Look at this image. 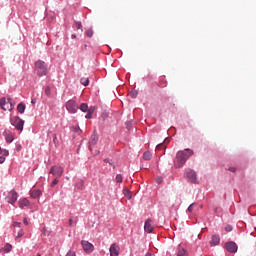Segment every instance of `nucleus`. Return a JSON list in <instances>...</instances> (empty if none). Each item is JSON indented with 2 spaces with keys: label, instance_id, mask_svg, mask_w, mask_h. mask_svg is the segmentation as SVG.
<instances>
[{
  "label": "nucleus",
  "instance_id": "39448f33",
  "mask_svg": "<svg viewBox=\"0 0 256 256\" xmlns=\"http://www.w3.org/2000/svg\"><path fill=\"white\" fill-rule=\"evenodd\" d=\"M0 107L3 111H13L15 109V104L11 101V98H1L0 99Z\"/></svg>",
  "mask_w": 256,
  "mask_h": 256
},
{
  "label": "nucleus",
  "instance_id": "3c124183",
  "mask_svg": "<svg viewBox=\"0 0 256 256\" xmlns=\"http://www.w3.org/2000/svg\"><path fill=\"white\" fill-rule=\"evenodd\" d=\"M146 256H151V253H146Z\"/></svg>",
  "mask_w": 256,
  "mask_h": 256
},
{
  "label": "nucleus",
  "instance_id": "a878e982",
  "mask_svg": "<svg viewBox=\"0 0 256 256\" xmlns=\"http://www.w3.org/2000/svg\"><path fill=\"white\" fill-rule=\"evenodd\" d=\"M161 149H167V146H165L164 143H159V144L156 146V150H157V151H161Z\"/></svg>",
  "mask_w": 256,
  "mask_h": 256
},
{
  "label": "nucleus",
  "instance_id": "37998d69",
  "mask_svg": "<svg viewBox=\"0 0 256 256\" xmlns=\"http://www.w3.org/2000/svg\"><path fill=\"white\" fill-rule=\"evenodd\" d=\"M5 156H0V164H3V162L5 161Z\"/></svg>",
  "mask_w": 256,
  "mask_h": 256
},
{
  "label": "nucleus",
  "instance_id": "79ce46f5",
  "mask_svg": "<svg viewBox=\"0 0 256 256\" xmlns=\"http://www.w3.org/2000/svg\"><path fill=\"white\" fill-rule=\"evenodd\" d=\"M228 171H231V173H235V171H237V168H235V167H230V168L228 169Z\"/></svg>",
  "mask_w": 256,
  "mask_h": 256
},
{
  "label": "nucleus",
  "instance_id": "ea45409f",
  "mask_svg": "<svg viewBox=\"0 0 256 256\" xmlns=\"http://www.w3.org/2000/svg\"><path fill=\"white\" fill-rule=\"evenodd\" d=\"M156 182L158 183V185H161V183H163V178L162 177H158L156 179Z\"/></svg>",
  "mask_w": 256,
  "mask_h": 256
},
{
  "label": "nucleus",
  "instance_id": "7ed1b4c3",
  "mask_svg": "<svg viewBox=\"0 0 256 256\" xmlns=\"http://www.w3.org/2000/svg\"><path fill=\"white\" fill-rule=\"evenodd\" d=\"M184 179L188 181V183H193L194 185H199V180L197 179V172L191 168H186L184 170Z\"/></svg>",
  "mask_w": 256,
  "mask_h": 256
},
{
  "label": "nucleus",
  "instance_id": "1a4fd4ad",
  "mask_svg": "<svg viewBox=\"0 0 256 256\" xmlns=\"http://www.w3.org/2000/svg\"><path fill=\"white\" fill-rule=\"evenodd\" d=\"M224 247L226 251H228V253H237V250L239 249L237 243H235L234 241L226 242Z\"/></svg>",
  "mask_w": 256,
  "mask_h": 256
},
{
  "label": "nucleus",
  "instance_id": "c03bdc74",
  "mask_svg": "<svg viewBox=\"0 0 256 256\" xmlns=\"http://www.w3.org/2000/svg\"><path fill=\"white\" fill-rule=\"evenodd\" d=\"M23 223H24V225H29V221H27V218L23 219Z\"/></svg>",
  "mask_w": 256,
  "mask_h": 256
},
{
  "label": "nucleus",
  "instance_id": "f03ea898",
  "mask_svg": "<svg viewBox=\"0 0 256 256\" xmlns=\"http://www.w3.org/2000/svg\"><path fill=\"white\" fill-rule=\"evenodd\" d=\"M34 73L38 77H45L49 73V66L45 61L43 60H38L34 63Z\"/></svg>",
  "mask_w": 256,
  "mask_h": 256
},
{
  "label": "nucleus",
  "instance_id": "423d86ee",
  "mask_svg": "<svg viewBox=\"0 0 256 256\" xmlns=\"http://www.w3.org/2000/svg\"><path fill=\"white\" fill-rule=\"evenodd\" d=\"M10 123L17 129V131H23V127L25 125V120L21 119L18 116H12L10 118Z\"/></svg>",
  "mask_w": 256,
  "mask_h": 256
},
{
  "label": "nucleus",
  "instance_id": "c9c22d12",
  "mask_svg": "<svg viewBox=\"0 0 256 256\" xmlns=\"http://www.w3.org/2000/svg\"><path fill=\"white\" fill-rule=\"evenodd\" d=\"M1 155H2V157H8V155H9V150H2Z\"/></svg>",
  "mask_w": 256,
  "mask_h": 256
},
{
  "label": "nucleus",
  "instance_id": "f704fd0d",
  "mask_svg": "<svg viewBox=\"0 0 256 256\" xmlns=\"http://www.w3.org/2000/svg\"><path fill=\"white\" fill-rule=\"evenodd\" d=\"M66 256H77V253H75V251H73V250H69L67 252Z\"/></svg>",
  "mask_w": 256,
  "mask_h": 256
},
{
  "label": "nucleus",
  "instance_id": "f257e3e1",
  "mask_svg": "<svg viewBox=\"0 0 256 256\" xmlns=\"http://www.w3.org/2000/svg\"><path fill=\"white\" fill-rule=\"evenodd\" d=\"M193 155L194 152L192 149L186 148L184 150H179L174 158V168L182 169V167L185 166V163H187Z\"/></svg>",
  "mask_w": 256,
  "mask_h": 256
},
{
  "label": "nucleus",
  "instance_id": "6e6552de",
  "mask_svg": "<svg viewBox=\"0 0 256 256\" xmlns=\"http://www.w3.org/2000/svg\"><path fill=\"white\" fill-rule=\"evenodd\" d=\"M66 109L68 112L75 114L77 113L79 106H77V102H75V100H68L66 102Z\"/></svg>",
  "mask_w": 256,
  "mask_h": 256
},
{
  "label": "nucleus",
  "instance_id": "473e14b6",
  "mask_svg": "<svg viewBox=\"0 0 256 256\" xmlns=\"http://www.w3.org/2000/svg\"><path fill=\"white\" fill-rule=\"evenodd\" d=\"M86 35H87V37H93V29H88L86 31Z\"/></svg>",
  "mask_w": 256,
  "mask_h": 256
},
{
  "label": "nucleus",
  "instance_id": "c85d7f7f",
  "mask_svg": "<svg viewBox=\"0 0 256 256\" xmlns=\"http://www.w3.org/2000/svg\"><path fill=\"white\" fill-rule=\"evenodd\" d=\"M104 163H108L109 165H111V167H113V169H115V164H113V160H111V159H104Z\"/></svg>",
  "mask_w": 256,
  "mask_h": 256
},
{
  "label": "nucleus",
  "instance_id": "49530a36",
  "mask_svg": "<svg viewBox=\"0 0 256 256\" xmlns=\"http://www.w3.org/2000/svg\"><path fill=\"white\" fill-rule=\"evenodd\" d=\"M71 39H77V35L76 34H72L71 35Z\"/></svg>",
  "mask_w": 256,
  "mask_h": 256
},
{
  "label": "nucleus",
  "instance_id": "2eb2a0df",
  "mask_svg": "<svg viewBox=\"0 0 256 256\" xmlns=\"http://www.w3.org/2000/svg\"><path fill=\"white\" fill-rule=\"evenodd\" d=\"M4 133L6 143H13V141H15V138L13 137V133H11V131L6 130Z\"/></svg>",
  "mask_w": 256,
  "mask_h": 256
},
{
  "label": "nucleus",
  "instance_id": "2f4dec72",
  "mask_svg": "<svg viewBox=\"0 0 256 256\" xmlns=\"http://www.w3.org/2000/svg\"><path fill=\"white\" fill-rule=\"evenodd\" d=\"M76 25V29H80L81 31H83V25L81 24V22H75Z\"/></svg>",
  "mask_w": 256,
  "mask_h": 256
},
{
  "label": "nucleus",
  "instance_id": "a211bd4d",
  "mask_svg": "<svg viewBox=\"0 0 256 256\" xmlns=\"http://www.w3.org/2000/svg\"><path fill=\"white\" fill-rule=\"evenodd\" d=\"M187 255V250L183 248L181 245H178L177 247V256H186Z\"/></svg>",
  "mask_w": 256,
  "mask_h": 256
},
{
  "label": "nucleus",
  "instance_id": "8fccbe9b",
  "mask_svg": "<svg viewBox=\"0 0 256 256\" xmlns=\"http://www.w3.org/2000/svg\"><path fill=\"white\" fill-rule=\"evenodd\" d=\"M1 153H3V149H1V147H0V155H1Z\"/></svg>",
  "mask_w": 256,
  "mask_h": 256
},
{
  "label": "nucleus",
  "instance_id": "e433bc0d",
  "mask_svg": "<svg viewBox=\"0 0 256 256\" xmlns=\"http://www.w3.org/2000/svg\"><path fill=\"white\" fill-rule=\"evenodd\" d=\"M75 225H77V221L73 222V219L70 218V220H69V226H70V227H75Z\"/></svg>",
  "mask_w": 256,
  "mask_h": 256
},
{
  "label": "nucleus",
  "instance_id": "72a5a7b5",
  "mask_svg": "<svg viewBox=\"0 0 256 256\" xmlns=\"http://www.w3.org/2000/svg\"><path fill=\"white\" fill-rule=\"evenodd\" d=\"M193 207H195V203L190 204L189 207H188V209H187V211H188L189 213H193Z\"/></svg>",
  "mask_w": 256,
  "mask_h": 256
},
{
  "label": "nucleus",
  "instance_id": "de8ad7c7",
  "mask_svg": "<svg viewBox=\"0 0 256 256\" xmlns=\"http://www.w3.org/2000/svg\"><path fill=\"white\" fill-rule=\"evenodd\" d=\"M31 103H32L33 105H35V103H37V100H36V99H32V100H31Z\"/></svg>",
  "mask_w": 256,
  "mask_h": 256
},
{
  "label": "nucleus",
  "instance_id": "ddd939ff",
  "mask_svg": "<svg viewBox=\"0 0 256 256\" xmlns=\"http://www.w3.org/2000/svg\"><path fill=\"white\" fill-rule=\"evenodd\" d=\"M97 141H99V136H97V134H92L89 140L90 151H92L91 147H95V145H97Z\"/></svg>",
  "mask_w": 256,
  "mask_h": 256
},
{
  "label": "nucleus",
  "instance_id": "a18cd8bd",
  "mask_svg": "<svg viewBox=\"0 0 256 256\" xmlns=\"http://www.w3.org/2000/svg\"><path fill=\"white\" fill-rule=\"evenodd\" d=\"M53 142H54V143H57V135H54V136H53Z\"/></svg>",
  "mask_w": 256,
  "mask_h": 256
},
{
  "label": "nucleus",
  "instance_id": "cd10ccee",
  "mask_svg": "<svg viewBox=\"0 0 256 256\" xmlns=\"http://www.w3.org/2000/svg\"><path fill=\"white\" fill-rule=\"evenodd\" d=\"M123 193L125 197H129V199H131V192L127 188H124Z\"/></svg>",
  "mask_w": 256,
  "mask_h": 256
},
{
  "label": "nucleus",
  "instance_id": "0eeeda50",
  "mask_svg": "<svg viewBox=\"0 0 256 256\" xmlns=\"http://www.w3.org/2000/svg\"><path fill=\"white\" fill-rule=\"evenodd\" d=\"M63 172H64L63 167H61V166H52L50 168L49 174L56 177V179H59V177H62Z\"/></svg>",
  "mask_w": 256,
  "mask_h": 256
},
{
  "label": "nucleus",
  "instance_id": "20e7f679",
  "mask_svg": "<svg viewBox=\"0 0 256 256\" xmlns=\"http://www.w3.org/2000/svg\"><path fill=\"white\" fill-rule=\"evenodd\" d=\"M4 197L6 203H9L10 205H13L17 203V199L19 198V194H17V191L11 190L4 192Z\"/></svg>",
  "mask_w": 256,
  "mask_h": 256
},
{
  "label": "nucleus",
  "instance_id": "412c9836",
  "mask_svg": "<svg viewBox=\"0 0 256 256\" xmlns=\"http://www.w3.org/2000/svg\"><path fill=\"white\" fill-rule=\"evenodd\" d=\"M80 111H82L83 113H87V111H89V106L87 105V103H82L80 105Z\"/></svg>",
  "mask_w": 256,
  "mask_h": 256
},
{
  "label": "nucleus",
  "instance_id": "5fc2aeb1",
  "mask_svg": "<svg viewBox=\"0 0 256 256\" xmlns=\"http://www.w3.org/2000/svg\"><path fill=\"white\" fill-rule=\"evenodd\" d=\"M17 225H21V223H17Z\"/></svg>",
  "mask_w": 256,
  "mask_h": 256
},
{
  "label": "nucleus",
  "instance_id": "393cba45",
  "mask_svg": "<svg viewBox=\"0 0 256 256\" xmlns=\"http://www.w3.org/2000/svg\"><path fill=\"white\" fill-rule=\"evenodd\" d=\"M137 95H139V92H137V90H132V91L130 92V97H131L132 99H137Z\"/></svg>",
  "mask_w": 256,
  "mask_h": 256
},
{
  "label": "nucleus",
  "instance_id": "bb28decb",
  "mask_svg": "<svg viewBox=\"0 0 256 256\" xmlns=\"http://www.w3.org/2000/svg\"><path fill=\"white\" fill-rule=\"evenodd\" d=\"M115 181L116 183H123V176L121 174H117Z\"/></svg>",
  "mask_w": 256,
  "mask_h": 256
},
{
  "label": "nucleus",
  "instance_id": "f3484780",
  "mask_svg": "<svg viewBox=\"0 0 256 256\" xmlns=\"http://www.w3.org/2000/svg\"><path fill=\"white\" fill-rule=\"evenodd\" d=\"M220 242H221V238L219 237V235H213L210 241V245L212 247H215L219 245Z\"/></svg>",
  "mask_w": 256,
  "mask_h": 256
},
{
  "label": "nucleus",
  "instance_id": "4468645a",
  "mask_svg": "<svg viewBox=\"0 0 256 256\" xmlns=\"http://www.w3.org/2000/svg\"><path fill=\"white\" fill-rule=\"evenodd\" d=\"M18 205L20 209H25V207H29L31 205V202L27 198H22L19 200Z\"/></svg>",
  "mask_w": 256,
  "mask_h": 256
},
{
  "label": "nucleus",
  "instance_id": "dca6fc26",
  "mask_svg": "<svg viewBox=\"0 0 256 256\" xmlns=\"http://www.w3.org/2000/svg\"><path fill=\"white\" fill-rule=\"evenodd\" d=\"M42 195L43 192H41V190L39 189L30 191V197H32V199H39V197H41Z\"/></svg>",
  "mask_w": 256,
  "mask_h": 256
},
{
  "label": "nucleus",
  "instance_id": "58836bf2",
  "mask_svg": "<svg viewBox=\"0 0 256 256\" xmlns=\"http://www.w3.org/2000/svg\"><path fill=\"white\" fill-rule=\"evenodd\" d=\"M57 183H59V179L55 178L52 183H51V187H55V185H57Z\"/></svg>",
  "mask_w": 256,
  "mask_h": 256
},
{
  "label": "nucleus",
  "instance_id": "f8f14e48",
  "mask_svg": "<svg viewBox=\"0 0 256 256\" xmlns=\"http://www.w3.org/2000/svg\"><path fill=\"white\" fill-rule=\"evenodd\" d=\"M153 220L152 219H148L146 220L145 224H144V231L146 233H151L153 231Z\"/></svg>",
  "mask_w": 256,
  "mask_h": 256
},
{
  "label": "nucleus",
  "instance_id": "9d476101",
  "mask_svg": "<svg viewBox=\"0 0 256 256\" xmlns=\"http://www.w3.org/2000/svg\"><path fill=\"white\" fill-rule=\"evenodd\" d=\"M81 245H82L85 253H93V251L95 249V246H93V244H91L89 241H86V240H82Z\"/></svg>",
  "mask_w": 256,
  "mask_h": 256
},
{
  "label": "nucleus",
  "instance_id": "9b49d317",
  "mask_svg": "<svg viewBox=\"0 0 256 256\" xmlns=\"http://www.w3.org/2000/svg\"><path fill=\"white\" fill-rule=\"evenodd\" d=\"M120 251H121V247H119V244L117 243L111 244L109 248L110 256H119Z\"/></svg>",
  "mask_w": 256,
  "mask_h": 256
},
{
  "label": "nucleus",
  "instance_id": "4be33fe9",
  "mask_svg": "<svg viewBox=\"0 0 256 256\" xmlns=\"http://www.w3.org/2000/svg\"><path fill=\"white\" fill-rule=\"evenodd\" d=\"M76 187L77 189L83 190L85 187V182L83 180H78V182L76 183Z\"/></svg>",
  "mask_w": 256,
  "mask_h": 256
},
{
  "label": "nucleus",
  "instance_id": "5701e85b",
  "mask_svg": "<svg viewBox=\"0 0 256 256\" xmlns=\"http://www.w3.org/2000/svg\"><path fill=\"white\" fill-rule=\"evenodd\" d=\"M80 83L84 85V87H87V85H89V78H81Z\"/></svg>",
  "mask_w": 256,
  "mask_h": 256
},
{
  "label": "nucleus",
  "instance_id": "b1692460",
  "mask_svg": "<svg viewBox=\"0 0 256 256\" xmlns=\"http://www.w3.org/2000/svg\"><path fill=\"white\" fill-rule=\"evenodd\" d=\"M86 116H85V119H92L93 117V109H89L87 112H86Z\"/></svg>",
  "mask_w": 256,
  "mask_h": 256
},
{
  "label": "nucleus",
  "instance_id": "603ef678",
  "mask_svg": "<svg viewBox=\"0 0 256 256\" xmlns=\"http://www.w3.org/2000/svg\"><path fill=\"white\" fill-rule=\"evenodd\" d=\"M36 256H41V254H37Z\"/></svg>",
  "mask_w": 256,
  "mask_h": 256
},
{
  "label": "nucleus",
  "instance_id": "6ab92c4d",
  "mask_svg": "<svg viewBox=\"0 0 256 256\" xmlns=\"http://www.w3.org/2000/svg\"><path fill=\"white\" fill-rule=\"evenodd\" d=\"M25 109H27V106H25L24 103H19L17 105V111H18V113H21V115H23V113H25Z\"/></svg>",
  "mask_w": 256,
  "mask_h": 256
},
{
  "label": "nucleus",
  "instance_id": "a19ab883",
  "mask_svg": "<svg viewBox=\"0 0 256 256\" xmlns=\"http://www.w3.org/2000/svg\"><path fill=\"white\" fill-rule=\"evenodd\" d=\"M225 229L227 232L233 231V227L231 225H227Z\"/></svg>",
  "mask_w": 256,
  "mask_h": 256
},
{
  "label": "nucleus",
  "instance_id": "7c9ffc66",
  "mask_svg": "<svg viewBox=\"0 0 256 256\" xmlns=\"http://www.w3.org/2000/svg\"><path fill=\"white\" fill-rule=\"evenodd\" d=\"M131 127H133V122L132 121L126 122V128L128 129V131H131Z\"/></svg>",
  "mask_w": 256,
  "mask_h": 256
},
{
  "label": "nucleus",
  "instance_id": "864d4df0",
  "mask_svg": "<svg viewBox=\"0 0 256 256\" xmlns=\"http://www.w3.org/2000/svg\"><path fill=\"white\" fill-rule=\"evenodd\" d=\"M78 131H80V132H81V129H79V128H78Z\"/></svg>",
  "mask_w": 256,
  "mask_h": 256
},
{
  "label": "nucleus",
  "instance_id": "09e8293b",
  "mask_svg": "<svg viewBox=\"0 0 256 256\" xmlns=\"http://www.w3.org/2000/svg\"><path fill=\"white\" fill-rule=\"evenodd\" d=\"M18 237H23V231H20V233L18 234Z\"/></svg>",
  "mask_w": 256,
  "mask_h": 256
},
{
  "label": "nucleus",
  "instance_id": "c756f323",
  "mask_svg": "<svg viewBox=\"0 0 256 256\" xmlns=\"http://www.w3.org/2000/svg\"><path fill=\"white\" fill-rule=\"evenodd\" d=\"M45 95H47V97H49L51 95V87L47 86L45 88Z\"/></svg>",
  "mask_w": 256,
  "mask_h": 256
},
{
  "label": "nucleus",
  "instance_id": "aec40b11",
  "mask_svg": "<svg viewBox=\"0 0 256 256\" xmlns=\"http://www.w3.org/2000/svg\"><path fill=\"white\" fill-rule=\"evenodd\" d=\"M152 157H153V154H151V152H149V151H146L143 154L144 161H151Z\"/></svg>",
  "mask_w": 256,
  "mask_h": 256
},
{
  "label": "nucleus",
  "instance_id": "4c0bfd02",
  "mask_svg": "<svg viewBox=\"0 0 256 256\" xmlns=\"http://www.w3.org/2000/svg\"><path fill=\"white\" fill-rule=\"evenodd\" d=\"M11 248H12V246L9 245V244H7V245L5 246V252H6V253H10Z\"/></svg>",
  "mask_w": 256,
  "mask_h": 256
}]
</instances>
